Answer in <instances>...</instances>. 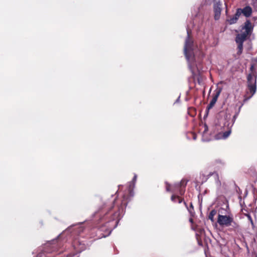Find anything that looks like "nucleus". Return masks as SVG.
<instances>
[{
    "label": "nucleus",
    "instance_id": "393cba45",
    "mask_svg": "<svg viewBox=\"0 0 257 257\" xmlns=\"http://www.w3.org/2000/svg\"><path fill=\"white\" fill-rule=\"evenodd\" d=\"M189 221H190V222H191V223H193V219L192 218H190V219H189Z\"/></svg>",
    "mask_w": 257,
    "mask_h": 257
},
{
    "label": "nucleus",
    "instance_id": "6e6552de",
    "mask_svg": "<svg viewBox=\"0 0 257 257\" xmlns=\"http://www.w3.org/2000/svg\"><path fill=\"white\" fill-rule=\"evenodd\" d=\"M237 11L239 12L240 15L242 14L245 17H250L252 13V10L251 8L249 6H246L243 9L238 8L237 9Z\"/></svg>",
    "mask_w": 257,
    "mask_h": 257
},
{
    "label": "nucleus",
    "instance_id": "39448f33",
    "mask_svg": "<svg viewBox=\"0 0 257 257\" xmlns=\"http://www.w3.org/2000/svg\"><path fill=\"white\" fill-rule=\"evenodd\" d=\"M188 180L182 179L180 182L175 184L173 185V191H177L178 190L179 194L180 195H184L185 193V188L187 185Z\"/></svg>",
    "mask_w": 257,
    "mask_h": 257
},
{
    "label": "nucleus",
    "instance_id": "6ab92c4d",
    "mask_svg": "<svg viewBox=\"0 0 257 257\" xmlns=\"http://www.w3.org/2000/svg\"><path fill=\"white\" fill-rule=\"evenodd\" d=\"M231 133V130L230 129L228 130L227 131H226L223 133V138L225 139L227 138Z\"/></svg>",
    "mask_w": 257,
    "mask_h": 257
},
{
    "label": "nucleus",
    "instance_id": "5701e85b",
    "mask_svg": "<svg viewBox=\"0 0 257 257\" xmlns=\"http://www.w3.org/2000/svg\"><path fill=\"white\" fill-rule=\"evenodd\" d=\"M253 69H254V65H251V67L250 68V70L251 72H252L253 71Z\"/></svg>",
    "mask_w": 257,
    "mask_h": 257
},
{
    "label": "nucleus",
    "instance_id": "7ed1b4c3",
    "mask_svg": "<svg viewBox=\"0 0 257 257\" xmlns=\"http://www.w3.org/2000/svg\"><path fill=\"white\" fill-rule=\"evenodd\" d=\"M247 88L250 95L248 96H245V100H247L250 98L256 91V76L254 74L250 73L247 75Z\"/></svg>",
    "mask_w": 257,
    "mask_h": 257
},
{
    "label": "nucleus",
    "instance_id": "c85d7f7f",
    "mask_svg": "<svg viewBox=\"0 0 257 257\" xmlns=\"http://www.w3.org/2000/svg\"><path fill=\"white\" fill-rule=\"evenodd\" d=\"M249 218H250V220H251V217L250 216H249Z\"/></svg>",
    "mask_w": 257,
    "mask_h": 257
},
{
    "label": "nucleus",
    "instance_id": "aec40b11",
    "mask_svg": "<svg viewBox=\"0 0 257 257\" xmlns=\"http://www.w3.org/2000/svg\"><path fill=\"white\" fill-rule=\"evenodd\" d=\"M237 115H238V113H236L233 116V118H232V124H231L230 127H231L232 125H233V124L234 123V121H235V119H236V117H237Z\"/></svg>",
    "mask_w": 257,
    "mask_h": 257
},
{
    "label": "nucleus",
    "instance_id": "bb28decb",
    "mask_svg": "<svg viewBox=\"0 0 257 257\" xmlns=\"http://www.w3.org/2000/svg\"><path fill=\"white\" fill-rule=\"evenodd\" d=\"M226 7L227 8V5H226ZM226 13L227 14V9L226 8Z\"/></svg>",
    "mask_w": 257,
    "mask_h": 257
},
{
    "label": "nucleus",
    "instance_id": "a878e982",
    "mask_svg": "<svg viewBox=\"0 0 257 257\" xmlns=\"http://www.w3.org/2000/svg\"><path fill=\"white\" fill-rule=\"evenodd\" d=\"M198 82L199 84H200V81L199 78L198 79Z\"/></svg>",
    "mask_w": 257,
    "mask_h": 257
},
{
    "label": "nucleus",
    "instance_id": "f3484780",
    "mask_svg": "<svg viewBox=\"0 0 257 257\" xmlns=\"http://www.w3.org/2000/svg\"><path fill=\"white\" fill-rule=\"evenodd\" d=\"M184 204L185 205V207L188 209V211L190 213H192V211H193V210H194V207H193L192 203H190L189 207H188L187 204L185 201H184Z\"/></svg>",
    "mask_w": 257,
    "mask_h": 257
},
{
    "label": "nucleus",
    "instance_id": "dca6fc26",
    "mask_svg": "<svg viewBox=\"0 0 257 257\" xmlns=\"http://www.w3.org/2000/svg\"><path fill=\"white\" fill-rule=\"evenodd\" d=\"M238 44L237 46V54L240 55L242 53V50H243V43H237Z\"/></svg>",
    "mask_w": 257,
    "mask_h": 257
},
{
    "label": "nucleus",
    "instance_id": "c756f323",
    "mask_svg": "<svg viewBox=\"0 0 257 257\" xmlns=\"http://www.w3.org/2000/svg\"><path fill=\"white\" fill-rule=\"evenodd\" d=\"M130 193L131 195V193H132V191H130Z\"/></svg>",
    "mask_w": 257,
    "mask_h": 257
},
{
    "label": "nucleus",
    "instance_id": "cd10ccee",
    "mask_svg": "<svg viewBox=\"0 0 257 257\" xmlns=\"http://www.w3.org/2000/svg\"><path fill=\"white\" fill-rule=\"evenodd\" d=\"M229 124H230V123H228V124H227V127H228V128H229Z\"/></svg>",
    "mask_w": 257,
    "mask_h": 257
},
{
    "label": "nucleus",
    "instance_id": "7c9ffc66",
    "mask_svg": "<svg viewBox=\"0 0 257 257\" xmlns=\"http://www.w3.org/2000/svg\"><path fill=\"white\" fill-rule=\"evenodd\" d=\"M255 1H257V0H255Z\"/></svg>",
    "mask_w": 257,
    "mask_h": 257
},
{
    "label": "nucleus",
    "instance_id": "1a4fd4ad",
    "mask_svg": "<svg viewBox=\"0 0 257 257\" xmlns=\"http://www.w3.org/2000/svg\"><path fill=\"white\" fill-rule=\"evenodd\" d=\"M253 26L252 25L251 23L248 20H246L244 23V26L242 27V30H245L244 32H245L247 34L251 35L252 31L253 30Z\"/></svg>",
    "mask_w": 257,
    "mask_h": 257
},
{
    "label": "nucleus",
    "instance_id": "4468645a",
    "mask_svg": "<svg viewBox=\"0 0 257 257\" xmlns=\"http://www.w3.org/2000/svg\"><path fill=\"white\" fill-rule=\"evenodd\" d=\"M217 214V211L215 209H212L209 213L208 215V219H210L212 222H214V217Z\"/></svg>",
    "mask_w": 257,
    "mask_h": 257
},
{
    "label": "nucleus",
    "instance_id": "20e7f679",
    "mask_svg": "<svg viewBox=\"0 0 257 257\" xmlns=\"http://www.w3.org/2000/svg\"><path fill=\"white\" fill-rule=\"evenodd\" d=\"M222 4L220 0H214L213 5L214 12V19L215 20H218L220 18L222 11Z\"/></svg>",
    "mask_w": 257,
    "mask_h": 257
},
{
    "label": "nucleus",
    "instance_id": "9b49d317",
    "mask_svg": "<svg viewBox=\"0 0 257 257\" xmlns=\"http://www.w3.org/2000/svg\"><path fill=\"white\" fill-rule=\"evenodd\" d=\"M250 35L247 34L245 32H243L236 36L235 41L236 43H243L246 40L248 36Z\"/></svg>",
    "mask_w": 257,
    "mask_h": 257
},
{
    "label": "nucleus",
    "instance_id": "ddd939ff",
    "mask_svg": "<svg viewBox=\"0 0 257 257\" xmlns=\"http://www.w3.org/2000/svg\"><path fill=\"white\" fill-rule=\"evenodd\" d=\"M171 199L173 202H178L179 203H181L182 202H184V201H185L184 200L183 198H182V197H181L178 195H172Z\"/></svg>",
    "mask_w": 257,
    "mask_h": 257
},
{
    "label": "nucleus",
    "instance_id": "f03ea898",
    "mask_svg": "<svg viewBox=\"0 0 257 257\" xmlns=\"http://www.w3.org/2000/svg\"><path fill=\"white\" fill-rule=\"evenodd\" d=\"M217 223L220 226L223 227L230 226V230L236 231L239 229V224L235 222L232 216L218 214Z\"/></svg>",
    "mask_w": 257,
    "mask_h": 257
},
{
    "label": "nucleus",
    "instance_id": "a211bd4d",
    "mask_svg": "<svg viewBox=\"0 0 257 257\" xmlns=\"http://www.w3.org/2000/svg\"><path fill=\"white\" fill-rule=\"evenodd\" d=\"M166 189L167 192H170V191L174 192L173 191L174 188L173 187L172 190H171V186L168 182H166Z\"/></svg>",
    "mask_w": 257,
    "mask_h": 257
},
{
    "label": "nucleus",
    "instance_id": "b1692460",
    "mask_svg": "<svg viewBox=\"0 0 257 257\" xmlns=\"http://www.w3.org/2000/svg\"><path fill=\"white\" fill-rule=\"evenodd\" d=\"M137 175H135V176H134V178H133V182L136 181V179H137Z\"/></svg>",
    "mask_w": 257,
    "mask_h": 257
},
{
    "label": "nucleus",
    "instance_id": "0eeeda50",
    "mask_svg": "<svg viewBox=\"0 0 257 257\" xmlns=\"http://www.w3.org/2000/svg\"><path fill=\"white\" fill-rule=\"evenodd\" d=\"M193 46V41L190 38V36L189 34V32L187 31V37L185 40V44L184 46V52L185 54L187 53L188 51L191 50L192 49Z\"/></svg>",
    "mask_w": 257,
    "mask_h": 257
},
{
    "label": "nucleus",
    "instance_id": "2eb2a0df",
    "mask_svg": "<svg viewBox=\"0 0 257 257\" xmlns=\"http://www.w3.org/2000/svg\"><path fill=\"white\" fill-rule=\"evenodd\" d=\"M188 114L192 117L195 116L196 114V109L193 107H189L188 109Z\"/></svg>",
    "mask_w": 257,
    "mask_h": 257
},
{
    "label": "nucleus",
    "instance_id": "412c9836",
    "mask_svg": "<svg viewBox=\"0 0 257 257\" xmlns=\"http://www.w3.org/2000/svg\"><path fill=\"white\" fill-rule=\"evenodd\" d=\"M230 117H231V115L230 114H225V119H230Z\"/></svg>",
    "mask_w": 257,
    "mask_h": 257
},
{
    "label": "nucleus",
    "instance_id": "423d86ee",
    "mask_svg": "<svg viewBox=\"0 0 257 257\" xmlns=\"http://www.w3.org/2000/svg\"><path fill=\"white\" fill-rule=\"evenodd\" d=\"M222 88L221 87H217L215 89V90L214 91L215 93L213 94V98L207 107V109L208 110L210 109L214 106V105H215L217 100L219 96L220 95L222 91Z\"/></svg>",
    "mask_w": 257,
    "mask_h": 257
},
{
    "label": "nucleus",
    "instance_id": "9d476101",
    "mask_svg": "<svg viewBox=\"0 0 257 257\" xmlns=\"http://www.w3.org/2000/svg\"><path fill=\"white\" fill-rule=\"evenodd\" d=\"M240 16V15L239 12L236 10L235 14L232 16L228 17L227 19L226 20V21L230 25H232V24H235V23H236L237 20H238Z\"/></svg>",
    "mask_w": 257,
    "mask_h": 257
},
{
    "label": "nucleus",
    "instance_id": "f257e3e1",
    "mask_svg": "<svg viewBox=\"0 0 257 257\" xmlns=\"http://www.w3.org/2000/svg\"><path fill=\"white\" fill-rule=\"evenodd\" d=\"M128 197L123 195L122 199H115L110 206L107 208V211L104 216L101 219L107 222L115 219H119L121 214L127 205Z\"/></svg>",
    "mask_w": 257,
    "mask_h": 257
},
{
    "label": "nucleus",
    "instance_id": "f8f14e48",
    "mask_svg": "<svg viewBox=\"0 0 257 257\" xmlns=\"http://www.w3.org/2000/svg\"><path fill=\"white\" fill-rule=\"evenodd\" d=\"M215 174V176H216V183L218 185V186H220L221 185V181H220L219 179V176H218V173H217L216 172H210L207 175V177L206 178L205 180H207L210 176H211L212 175Z\"/></svg>",
    "mask_w": 257,
    "mask_h": 257
},
{
    "label": "nucleus",
    "instance_id": "4be33fe9",
    "mask_svg": "<svg viewBox=\"0 0 257 257\" xmlns=\"http://www.w3.org/2000/svg\"><path fill=\"white\" fill-rule=\"evenodd\" d=\"M215 164H223L221 161L220 160H217L215 161Z\"/></svg>",
    "mask_w": 257,
    "mask_h": 257
}]
</instances>
